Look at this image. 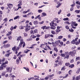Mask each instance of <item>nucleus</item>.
Returning <instances> with one entry per match:
<instances>
[{
	"label": "nucleus",
	"instance_id": "obj_41",
	"mask_svg": "<svg viewBox=\"0 0 80 80\" xmlns=\"http://www.w3.org/2000/svg\"><path fill=\"white\" fill-rule=\"evenodd\" d=\"M60 30H61L60 29H57L56 30V33H58V32H60Z\"/></svg>",
	"mask_w": 80,
	"mask_h": 80
},
{
	"label": "nucleus",
	"instance_id": "obj_16",
	"mask_svg": "<svg viewBox=\"0 0 80 80\" xmlns=\"http://www.w3.org/2000/svg\"><path fill=\"white\" fill-rule=\"evenodd\" d=\"M76 23V22H72L71 23V25H72V26H74L75 25V24Z\"/></svg>",
	"mask_w": 80,
	"mask_h": 80
},
{
	"label": "nucleus",
	"instance_id": "obj_3",
	"mask_svg": "<svg viewBox=\"0 0 80 80\" xmlns=\"http://www.w3.org/2000/svg\"><path fill=\"white\" fill-rule=\"evenodd\" d=\"M76 53V51L74 50L72 52L71 51L68 53L69 55H71L72 57H74L75 56V54Z\"/></svg>",
	"mask_w": 80,
	"mask_h": 80
},
{
	"label": "nucleus",
	"instance_id": "obj_27",
	"mask_svg": "<svg viewBox=\"0 0 80 80\" xmlns=\"http://www.w3.org/2000/svg\"><path fill=\"white\" fill-rule=\"evenodd\" d=\"M45 47V45L42 44H41L40 45V47L42 48H43L44 47Z\"/></svg>",
	"mask_w": 80,
	"mask_h": 80
},
{
	"label": "nucleus",
	"instance_id": "obj_58",
	"mask_svg": "<svg viewBox=\"0 0 80 80\" xmlns=\"http://www.w3.org/2000/svg\"><path fill=\"white\" fill-rule=\"evenodd\" d=\"M43 23H44V22H43V21H42L41 22H39V24H40V25H41L42 24H43Z\"/></svg>",
	"mask_w": 80,
	"mask_h": 80
},
{
	"label": "nucleus",
	"instance_id": "obj_47",
	"mask_svg": "<svg viewBox=\"0 0 80 80\" xmlns=\"http://www.w3.org/2000/svg\"><path fill=\"white\" fill-rule=\"evenodd\" d=\"M14 29V27L13 26H11L10 29L11 31H12Z\"/></svg>",
	"mask_w": 80,
	"mask_h": 80
},
{
	"label": "nucleus",
	"instance_id": "obj_38",
	"mask_svg": "<svg viewBox=\"0 0 80 80\" xmlns=\"http://www.w3.org/2000/svg\"><path fill=\"white\" fill-rule=\"evenodd\" d=\"M72 70H69V71L68 72L69 75H72Z\"/></svg>",
	"mask_w": 80,
	"mask_h": 80
},
{
	"label": "nucleus",
	"instance_id": "obj_54",
	"mask_svg": "<svg viewBox=\"0 0 80 80\" xmlns=\"http://www.w3.org/2000/svg\"><path fill=\"white\" fill-rule=\"evenodd\" d=\"M7 42H8V41H7V40L4 41L3 42V44H5V43H7Z\"/></svg>",
	"mask_w": 80,
	"mask_h": 80
},
{
	"label": "nucleus",
	"instance_id": "obj_28",
	"mask_svg": "<svg viewBox=\"0 0 80 80\" xmlns=\"http://www.w3.org/2000/svg\"><path fill=\"white\" fill-rule=\"evenodd\" d=\"M54 24V22L53 21H52L51 23V22L50 23V26H53V24Z\"/></svg>",
	"mask_w": 80,
	"mask_h": 80
},
{
	"label": "nucleus",
	"instance_id": "obj_1",
	"mask_svg": "<svg viewBox=\"0 0 80 80\" xmlns=\"http://www.w3.org/2000/svg\"><path fill=\"white\" fill-rule=\"evenodd\" d=\"M22 45H23L22 48H24V47L25 46V42L23 41V40L21 39L20 41V43L18 47H17L16 46H14V47L12 48V50H19V48L22 47Z\"/></svg>",
	"mask_w": 80,
	"mask_h": 80
},
{
	"label": "nucleus",
	"instance_id": "obj_2",
	"mask_svg": "<svg viewBox=\"0 0 80 80\" xmlns=\"http://www.w3.org/2000/svg\"><path fill=\"white\" fill-rule=\"evenodd\" d=\"M2 59L0 60V64H2L1 66L0 67V70H2L3 69V67L5 68L7 67L6 64L8 63V61H6L5 62H2Z\"/></svg>",
	"mask_w": 80,
	"mask_h": 80
},
{
	"label": "nucleus",
	"instance_id": "obj_50",
	"mask_svg": "<svg viewBox=\"0 0 80 80\" xmlns=\"http://www.w3.org/2000/svg\"><path fill=\"white\" fill-rule=\"evenodd\" d=\"M3 47H4V48H8L7 46V45H4L3 46Z\"/></svg>",
	"mask_w": 80,
	"mask_h": 80
},
{
	"label": "nucleus",
	"instance_id": "obj_8",
	"mask_svg": "<svg viewBox=\"0 0 80 80\" xmlns=\"http://www.w3.org/2000/svg\"><path fill=\"white\" fill-rule=\"evenodd\" d=\"M7 5L9 8H12V7H13V4H8Z\"/></svg>",
	"mask_w": 80,
	"mask_h": 80
},
{
	"label": "nucleus",
	"instance_id": "obj_46",
	"mask_svg": "<svg viewBox=\"0 0 80 80\" xmlns=\"http://www.w3.org/2000/svg\"><path fill=\"white\" fill-rule=\"evenodd\" d=\"M40 15H38V16H37V17H36L35 18V20H36V19H37V18H39V17H40Z\"/></svg>",
	"mask_w": 80,
	"mask_h": 80
},
{
	"label": "nucleus",
	"instance_id": "obj_36",
	"mask_svg": "<svg viewBox=\"0 0 80 80\" xmlns=\"http://www.w3.org/2000/svg\"><path fill=\"white\" fill-rule=\"evenodd\" d=\"M80 71V68L78 69L77 71L76 72V73H79Z\"/></svg>",
	"mask_w": 80,
	"mask_h": 80
},
{
	"label": "nucleus",
	"instance_id": "obj_4",
	"mask_svg": "<svg viewBox=\"0 0 80 80\" xmlns=\"http://www.w3.org/2000/svg\"><path fill=\"white\" fill-rule=\"evenodd\" d=\"M66 56L64 58V59H69V55H68V52H66Z\"/></svg>",
	"mask_w": 80,
	"mask_h": 80
},
{
	"label": "nucleus",
	"instance_id": "obj_29",
	"mask_svg": "<svg viewBox=\"0 0 80 80\" xmlns=\"http://www.w3.org/2000/svg\"><path fill=\"white\" fill-rule=\"evenodd\" d=\"M80 79V76H77L76 78V80H79Z\"/></svg>",
	"mask_w": 80,
	"mask_h": 80
},
{
	"label": "nucleus",
	"instance_id": "obj_57",
	"mask_svg": "<svg viewBox=\"0 0 80 80\" xmlns=\"http://www.w3.org/2000/svg\"><path fill=\"white\" fill-rule=\"evenodd\" d=\"M60 55L61 56H62V57H65V54L62 53H61Z\"/></svg>",
	"mask_w": 80,
	"mask_h": 80
},
{
	"label": "nucleus",
	"instance_id": "obj_48",
	"mask_svg": "<svg viewBox=\"0 0 80 80\" xmlns=\"http://www.w3.org/2000/svg\"><path fill=\"white\" fill-rule=\"evenodd\" d=\"M62 38L63 36H58V39H61V38Z\"/></svg>",
	"mask_w": 80,
	"mask_h": 80
},
{
	"label": "nucleus",
	"instance_id": "obj_56",
	"mask_svg": "<svg viewBox=\"0 0 80 80\" xmlns=\"http://www.w3.org/2000/svg\"><path fill=\"white\" fill-rule=\"evenodd\" d=\"M65 70V68L63 67L62 68L61 70Z\"/></svg>",
	"mask_w": 80,
	"mask_h": 80
},
{
	"label": "nucleus",
	"instance_id": "obj_49",
	"mask_svg": "<svg viewBox=\"0 0 80 80\" xmlns=\"http://www.w3.org/2000/svg\"><path fill=\"white\" fill-rule=\"evenodd\" d=\"M69 31L70 32H73L74 31L72 29H69Z\"/></svg>",
	"mask_w": 80,
	"mask_h": 80
},
{
	"label": "nucleus",
	"instance_id": "obj_32",
	"mask_svg": "<svg viewBox=\"0 0 80 80\" xmlns=\"http://www.w3.org/2000/svg\"><path fill=\"white\" fill-rule=\"evenodd\" d=\"M8 33L7 34V35H11L12 33V31H10V32H8Z\"/></svg>",
	"mask_w": 80,
	"mask_h": 80
},
{
	"label": "nucleus",
	"instance_id": "obj_13",
	"mask_svg": "<svg viewBox=\"0 0 80 80\" xmlns=\"http://www.w3.org/2000/svg\"><path fill=\"white\" fill-rule=\"evenodd\" d=\"M23 68L24 69H25L27 71V72H29V69L28 68H26V67H24Z\"/></svg>",
	"mask_w": 80,
	"mask_h": 80
},
{
	"label": "nucleus",
	"instance_id": "obj_18",
	"mask_svg": "<svg viewBox=\"0 0 80 80\" xmlns=\"http://www.w3.org/2000/svg\"><path fill=\"white\" fill-rule=\"evenodd\" d=\"M25 27V26H21L19 27V29L22 30V29H23Z\"/></svg>",
	"mask_w": 80,
	"mask_h": 80
},
{
	"label": "nucleus",
	"instance_id": "obj_26",
	"mask_svg": "<svg viewBox=\"0 0 80 80\" xmlns=\"http://www.w3.org/2000/svg\"><path fill=\"white\" fill-rule=\"evenodd\" d=\"M69 67H70L71 68L74 67V64H72L70 65Z\"/></svg>",
	"mask_w": 80,
	"mask_h": 80
},
{
	"label": "nucleus",
	"instance_id": "obj_40",
	"mask_svg": "<svg viewBox=\"0 0 80 80\" xmlns=\"http://www.w3.org/2000/svg\"><path fill=\"white\" fill-rule=\"evenodd\" d=\"M46 47H47V48H48L49 49V50H51V48H50V46H49L48 45H46Z\"/></svg>",
	"mask_w": 80,
	"mask_h": 80
},
{
	"label": "nucleus",
	"instance_id": "obj_42",
	"mask_svg": "<svg viewBox=\"0 0 80 80\" xmlns=\"http://www.w3.org/2000/svg\"><path fill=\"white\" fill-rule=\"evenodd\" d=\"M46 27H47V26H45L42 27L41 28H42V29H43V30H44L45 29V28H46Z\"/></svg>",
	"mask_w": 80,
	"mask_h": 80
},
{
	"label": "nucleus",
	"instance_id": "obj_45",
	"mask_svg": "<svg viewBox=\"0 0 80 80\" xmlns=\"http://www.w3.org/2000/svg\"><path fill=\"white\" fill-rule=\"evenodd\" d=\"M38 13H42V10L39 9L38 10Z\"/></svg>",
	"mask_w": 80,
	"mask_h": 80
},
{
	"label": "nucleus",
	"instance_id": "obj_25",
	"mask_svg": "<svg viewBox=\"0 0 80 80\" xmlns=\"http://www.w3.org/2000/svg\"><path fill=\"white\" fill-rule=\"evenodd\" d=\"M51 27L50 28L51 29H55V28H56V27H55L54 26H51Z\"/></svg>",
	"mask_w": 80,
	"mask_h": 80
},
{
	"label": "nucleus",
	"instance_id": "obj_7",
	"mask_svg": "<svg viewBox=\"0 0 80 80\" xmlns=\"http://www.w3.org/2000/svg\"><path fill=\"white\" fill-rule=\"evenodd\" d=\"M28 24H26V25L25 26L26 27L25 32H28V30H30V29L27 28V27H28Z\"/></svg>",
	"mask_w": 80,
	"mask_h": 80
},
{
	"label": "nucleus",
	"instance_id": "obj_30",
	"mask_svg": "<svg viewBox=\"0 0 80 80\" xmlns=\"http://www.w3.org/2000/svg\"><path fill=\"white\" fill-rule=\"evenodd\" d=\"M53 50L54 51H56V52H58V49H57V48L56 47L54 48Z\"/></svg>",
	"mask_w": 80,
	"mask_h": 80
},
{
	"label": "nucleus",
	"instance_id": "obj_59",
	"mask_svg": "<svg viewBox=\"0 0 80 80\" xmlns=\"http://www.w3.org/2000/svg\"><path fill=\"white\" fill-rule=\"evenodd\" d=\"M75 45H78V44H79V42H75Z\"/></svg>",
	"mask_w": 80,
	"mask_h": 80
},
{
	"label": "nucleus",
	"instance_id": "obj_15",
	"mask_svg": "<svg viewBox=\"0 0 80 80\" xmlns=\"http://www.w3.org/2000/svg\"><path fill=\"white\" fill-rule=\"evenodd\" d=\"M76 4H77V5H80V2L78 0H76Z\"/></svg>",
	"mask_w": 80,
	"mask_h": 80
},
{
	"label": "nucleus",
	"instance_id": "obj_9",
	"mask_svg": "<svg viewBox=\"0 0 80 80\" xmlns=\"http://www.w3.org/2000/svg\"><path fill=\"white\" fill-rule=\"evenodd\" d=\"M52 45L53 47H55L57 46V43H56V42H55L54 43V42H52Z\"/></svg>",
	"mask_w": 80,
	"mask_h": 80
},
{
	"label": "nucleus",
	"instance_id": "obj_52",
	"mask_svg": "<svg viewBox=\"0 0 80 80\" xmlns=\"http://www.w3.org/2000/svg\"><path fill=\"white\" fill-rule=\"evenodd\" d=\"M38 32L37 31V29H35V30H34V33H37Z\"/></svg>",
	"mask_w": 80,
	"mask_h": 80
},
{
	"label": "nucleus",
	"instance_id": "obj_33",
	"mask_svg": "<svg viewBox=\"0 0 80 80\" xmlns=\"http://www.w3.org/2000/svg\"><path fill=\"white\" fill-rule=\"evenodd\" d=\"M80 10H76L75 11V13H80Z\"/></svg>",
	"mask_w": 80,
	"mask_h": 80
},
{
	"label": "nucleus",
	"instance_id": "obj_51",
	"mask_svg": "<svg viewBox=\"0 0 80 80\" xmlns=\"http://www.w3.org/2000/svg\"><path fill=\"white\" fill-rule=\"evenodd\" d=\"M80 59V57H78L76 58V61H78V60H79Z\"/></svg>",
	"mask_w": 80,
	"mask_h": 80
},
{
	"label": "nucleus",
	"instance_id": "obj_12",
	"mask_svg": "<svg viewBox=\"0 0 80 80\" xmlns=\"http://www.w3.org/2000/svg\"><path fill=\"white\" fill-rule=\"evenodd\" d=\"M49 36H50L49 34H46L45 35L44 38H48V37Z\"/></svg>",
	"mask_w": 80,
	"mask_h": 80
},
{
	"label": "nucleus",
	"instance_id": "obj_63",
	"mask_svg": "<svg viewBox=\"0 0 80 80\" xmlns=\"http://www.w3.org/2000/svg\"><path fill=\"white\" fill-rule=\"evenodd\" d=\"M65 28L66 29H69V27L68 26H65Z\"/></svg>",
	"mask_w": 80,
	"mask_h": 80
},
{
	"label": "nucleus",
	"instance_id": "obj_37",
	"mask_svg": "<svg viewBox=\"0 0 80 80\" xmlns=\"http://www.w3.org/2000/svg\"><path fill=\"white\" fill-rule=\"evenodd\" d=\"M63 20L64 21H66L67 20H68V18H64L63 19Z\"/></svg>",
	"mask_w": 80,
	"mask_h": 80
},
{
	"label": "nucleus",
	"instance_id": "obj_61",
	"mask_svg": "<svg viewBox=\"0 0 80 80\" xmlns=\"http://www.w3.org/2000/svg\"><path fill=\"white\" fill-rule=\"evenodd\" d=\"M26 13H28V12H30V9H28L27 11H26Z\"/></svg>",
	"mask_w": 80,
	"mask_h": 80
},
{
	"label": "nucleus",
	"instance_id": "obj_35",
	"mask_svg": "<svg viewBox=\"0 0 80 80\" xmlns=\"http://www.w3.org/2000/svg\"><path fill=\"white\" fill-rule=\"evenodd\" d=\"M23 34L24 35V37H27V36H28V34L27 33H23Z\"/></svg>",
	"mask_w": 80,
	"mask_h": 80
},
{
	"label": "nucleus",
	"instance_id": "obj_17",
	"mask_svg": "<svg viewBox=\"0 0 80 80\" xmlns=\"http://www.w3.org/2000/svg\"><path fill=\"white\" fill-rule=\"evenodd\" d=\"M56 42V44H57V45H58V44H59V43H60V40H58L56 41L55 42Z\"/></svg>",
	"mask_w": 80,
	"mask_h": 80
},
{
	"label": "nucleus",
	"instance_id": "obj_53",
	"mask_svg": "<svg viewBox=\"0 0 80 80\" xmlns=\"http://www.w3.org/2000/svg\"><path fill=\"white\" fill-rule=\"evenodd\" d=\"M73 7H72L70 9V11H73Z\"/></svg>",
	"mask_w": 80,
	"mask_h": 80
},
{
	"label": "nucleus",
	"instance_id": "obj_5",
	"mask_svg": "<svg viewBox=\"0 0 80 80\" xmlns=\"http://www.w3.org/2000/svg\"><path fill=\"white\" fill-rule=\"evenodd\" d=\"M7 72H10L11 73L12 72V68L9 67H7L6 68Z\"/></svg>",
	"mask_w": 80,
	"mask_h": 80
},
{
	"label": "nucleus",
	"instance_id": "obj_22",
	"mask_svg": "<svg viewBox=\"0 0 80 80\" xmlns=\"http://www.w3.org/2000/svg\"><path fill=\"white\" fill-rule=\"evenodd\" d=\"M50 78V76H49V75H48L47 76L45 77V79L46 80H48V78Z\"/></svg>",
	"mask_w": 80,
	"mask_h": 80
},
{
	"label": "nucleus",
	"instance_id": "obj_23",
	"mask_svg": "<svg viewBox=\"0 0 80 80\" xmlns=\"http://www.w3.org/2000/svg\"><path fill=\"white\" fill-rule=\"evenodd\" d=\"M20 18V16H17L14 18V20H17V19H18V18Z\"/></svg>",
	"mask_w": 80,
	"mask_h": 80
},
{
	"label": "nucleus",
	"instance_id": "obj_44",
	"mask_svg": "<svg viewBox=\"0 0 80 80\" xmlns=\"http://www.w3.org/2000/svg\"><path fill=\"white\" fill-rule=\"evenodd\" d=\"M61 5H62V4H59L58 5L56 6V8H58L59 7H60L61 6Z\"/></svg>",
	"mask_w": 80,
	"mask_h": 80
},
{
	"label": "nucleus",
	"instance_id": "obj_60",
	"mask_svg": "<svg viewBox=\"0 0 80 80\" xmlns=\"http://www.w3.org/2000/svg\"><path fill=\"white\" fill-rule=\"evenodd\" d=\"M27 15H24V14H23V15H22V17H24L25 18H26V17H27Z\"/></svg>",
	"mask_w": 80,
	"mask_h": 80
},
{
	"label": "nucleus",
	"instance_id": "obj_43",
	"mask_svg": "<svg viewBox=\"0 0 80 80\" xmlns=\"http://www.w3.org/2000/svg\"><path fill=\"white\" fill-rule=\"evenodd\" d=\"M7 18H6L4 19L3 21H4V23H6V22L8 21Z\"/></svg>",
	"mask_w": 80,
	"mask_h": 80
},
{
	"label": "nucleus",
	"instance_id": "obj_55",
	"mask_svg": "<svg viewBox=\"0 0 80 80\" xmlns=\"http://www.w3.org/2000/svg\"><path fill=\"white\" fill-rule=\"evenodd\" d=\"M65 66H67V67L68 66V65H70V64H69V63H66L65 64Z\"/></svg>",
	"mask_w": 80,
	"mask_h": 80
},
{
	"label": "nucleus",
	"instance_id": "obj_11",
	"mask_svg": "<svg viewBox=\"0 0 80 80\" xmlns=\"http://www.w3.org/2000/svg\"><path fill=\"white\" fill-rule=\"evenodd\" d=\"M22 38V37L21 36H19V37H18L17 38V41H20V39L21 40V39Z\"/></svg>",
	"mask_w": 80,
	"mask_h": 80
},
{
	"label": "nucleus",
	"instance_id": "obj_20",
	"mask_svg": "<svg viewBox=\"0 0 80 80\" xmlns=\"http://www.w3.org/2000/svg\"><path fill=\"white\" fill-rule=\"evenodd\" d=\"M30 51L28 49H26L24 51V52L25 53H28V52H29Z\"/></svg>",
	"mask_w": 80,
	"mask_h": 80
},
{
	"label": "nucleus",
	"instance_id": "obj_31",
	"mask_svg": "<svg viewBox=\"0 0 80 80\" xmlns=\"http://www.w3.org/2000/svg\"><path fill=\"white\" fill-rule=\"evenodd\" d=\"M64 23L65 24H68V25H70V23L68 21H65L64 22Z\"/></svg>",
	"mask_w": 80,
	"mask_h": 80
},
{
	"label": "nucleus",
	"instance_id": "obj_10",
	"mask_svg": "<svg viewBox=\"0 0 80 80\" xmlns=\"http://www.w3.org/2000/svg\"><path fill=\"white\" fill-rule=\"evenodd\" d=\"M5 73H6V71L2 72V73L1 75L2 77H4L5 75Z\"/></svg>",
	"mask_w": 80,
	"mask_h": 80
},
{
	"label": "nucleus",
	"instance_id": "obj_62",
	"mask_svg": "<svg viewBox=\"0 0 80 80\" xmlns=\"http://www.w3.org/2000/svg\"><path fill=\"white\" fill-rule=\"evenodd\" d=\"M13 58L14 59H16L17 58V56L16 55H14V56L13 57Z\"/></svg>",
	"mask_w": 80,
	"mask_h": 80
},
{
	"label": "nucleus",
	"instance_id": "obj_24",
	"mask_svg": "<svg viewBox=\"0 0 80 80\" xmlns=\"http://www.w3.org/2000/svg\"><path fill=\"white\" fill-rule=\"evenodd\" d=\"M42 17H45V16H47V14L45 12L42 13Z\"/></svg>",
	"mask_w": 80,
	"mask_h": 80
},
{
	"label": "nucleus",
	"instance_id": "obj_39",
	"mask_svg": "<svg viewBox=\"0 0 80 80\" xmlns=\"http://www.w3.org/2000/svg\"><path fill=\"white\" fill-rule=\"evenodd\" d=\"M51 33L53 35H55V32L53 31H51Z\"/></svg>",
	"mask_w": 80,
	"mask_h": 80
},
{
	"label": "nucleus",
	"instance_id": "obj_6",
	"mask_svg": "<svg viewBox=\"0 0 80 80\" xmlns=\"http://www.w3.org/2000/svg\"><path fill=\"white\" fill-rule=\"evenodd\" d=\"M19 61H21V57H18V59H16V62L17 64L19 63Z\"/></svg>",
	"mask_w": 80,
	"mask_h": 80
},
{
	"label": "nucleus",
	"instance_id": "obj_34",
	"mask_svg": "<svg viewBox=\"0 0 80 80\" xmlns=\"http://www.w3.org/2000/svg\"><path fill=\"white\" fill-rule=\"evenodd\" d=\"M75 40H73L71 42V43L72 44H75Z\"/></svg>",
	"mask_w": 80,
	"mask_h": 80
},
{
	"label": "nucleus",
	"instance_id": "obj_19",
	"mask_svg": "<svg viewBox=\"0 0 80 80\" xmlns=\"http://www.w3.org/2000/svg\"><path fill=\"white\" fill-rule=\"evenodd\" d=\"M31 38H37L36 36H35L34 35H31Z\"/></svg>",
	"mask_w": 80,
	"mask_h": 80
},
{
	"label": "nucleus",
	"instance_id": "obj_21",
	"mask_svg": "<svg viewBox=\"0 0 80 80\" xmlns=\"http://www.w3.org/2000/svg\"><path fill=\"white\" fill-rule=\"evenodd\" d=\"M33 23L34 25H37L38 23V22L37 21H34Z\"/></svg>",
	"mask_w": 80,
	"mask_h": 80
},
{
	"label": "nucleus",
	"instance_id": "obj_14",
	"mask_svg": "<svg viewBox=\"0 0 80 80\" xmlns=\"http://www.w3.org/2000/svg\"><path fill=\"white\" fill-rule=\"evenodd\" d=\"M11 53H12V52L6 54H5V57H8L10 55V54H11Z\"/></svg>",
	"mask_w": 80,
	"mask_h": 80
},
{
	"label": "nucleus",
	"instance_id": "obj_64",
	"mask_svg": "<svg viewBox=\"0 0 80 80\" xmlns=\"http://www.w3.org/2000/svg\"><path fill=\"white\" fill-rule=\"evenodd\" d=\"M8 38L9 40H11V39H12V36H10L9 37H8Z\"/></svg>",
	"mask_w": 80,
	"mask_h": 80
}]
</instances>
